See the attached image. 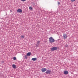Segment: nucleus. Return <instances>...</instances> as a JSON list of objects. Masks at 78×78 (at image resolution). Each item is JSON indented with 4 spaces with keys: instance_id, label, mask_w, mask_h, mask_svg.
I'll use <instances>...</instances> for the list:
<instances>
[{
    "instance_id": "f257e3e1",
    "label": "nucleus",
    "mask_w": 78,
    "mask_h": 78,
    "mask_svg": "<svg viewBox=\"0 0 78 78\" xmlns=\"http://www.w3.org/2000/svg\"><path fill=\"white\" fill-rule=\"evenodd\" d=\"M50 43H53L55 42V40L52 37H50L49 38Z\"/></svg>"
},
{
    "instance_id": "f03ea898",
    "label": "nucleus",
    "mask_w": 78,
    "mask_h": 78,
    "mask_svg": "<svg viewBox=\"0 0 78 78\" xmlns=\"http://www.w3.org/2000/svg\"><path fill=\"white\" fill-rule=\"evenodd\" d=\"M58 48L57 47H53L51 48V50L52 51H54L57 50Z\"/></svg>"
},
{
    "instance_id": "7ed1b4c3",
    "label": "nucleus",
    "mask_w": 78,
    "mask_h": 78,
    "mask_svg": "<svg viewBox=\"0 0 78 78\" xmlns=\"http://www.w3.org/2000/svg\"><path fill=\"white\" fill-rule=\"evenodd\" d=\"M17 12L20 13V14H22V10L21 9H19L17 10Z\"/></svg>"
},
{
    "instance_id": "20e7f679",
    "label": "nucleus",
    "mask_w": 78,
    "mask_h": 78,
    "mask_svg": "<svg viewBox=\"0 0 78 78\" xmlns=\"http://www.w3.org/2000/svg\"><path fill=\"white\" fill-rule=\"evenodd\" d=\"M51 73V70H49V69L47 70L46 72H45V73L46 74H50Z\"/></svg>"
},
{
    "instance_id": "39448f33",
    "label": "nucleus",
    "mask_w": 78,
    "mask_h": 78,
    "mask_svg": "<svg viewBox=\"0 0 78 78\" xmlns=\"http://www.w3.org/2000/svg\"><path fill=\"white\" fill-rule=\"evenodd\" d=\"M63 37L64 38V39H65L67 38V36L66 34H64L63 35Z\"/></svg>"
},
{
    "instance_id": "423d86ee",
    "label": "nucleus",
    "mask_w": 78,
    "mask_h": 78,
    "mask_svg": "<svg viewBox=\"0 0 78 78\" xmlns=\"http://www.w3.org/2000/svg\"><path fill=\"white\" fill-rule=\"evenodd\" d=\"M47 69L46 68H43L42 69H41V71L42 72H45L47 70Z\"/></svg>"
},
{
    "instance_id": "0eeeda50",
    "label": "nucleus",
    "mask_w": 78,
    "mask_h": 78,
    "mask_svg": "<svg viewBox=\"0 0 78 78\" xmlns=\"http://www.w3.org/2000/svg\"><path fill=\"white\" fill-rule=\"evenodd\" d=\"M63 73L65 75H67L68 73V72L67 71H64Z\"/></svg>"
},
{
    "instance_id": "6e6552de",
    "label": "nucleus",
    "mask_w": 78,
    "mask_h": 78,
    "mask_svg": "<svg viewBox=\"0 0 78 78\" xmlns=\"http://www.w3.org/2000/svg\"><path fill=\"white\" fill-rule=\"evenodd\" d=\"M31 55V53L30 52H28L27 53V55L28 56H30Z\"/></svg>"
},
{
    "instance_id": "1a4fd4ad",
    "label": "nucleus",
    "mask_w": 78,
    "mask_h": 78,
    "mask_svg": "<svg viewBox=\"0 0 78 78\" xmlns=\"http://www.w3.org/2000/svg\"><path fill=\"white\" fill-rule=\"evenodd\" d=\"M12 67H13V68L14 69H16V66L15 64L12 65Z\"/></svg>"
},
{
    "instance_id": "9d476101",
    "label": "nucleus",
    "mask_w": 78,
    "mask_h": 78,
    "mask_svg": "<svg viewBox=\"0 0 78 78\" xmlns=\"http://www.w3.org/2000/svg\"><path fill=\"white\" fill-rule=\"evenodd\" d=\"M37 60V58H32V60L33 61H36V60Z\"/></svg>"
},
{
    "instance_id": "9b49d317",
    "label": "nucleus",
    "mask_w": 78,
    "mask_h": 78,
    "mask_svg": "<svg viewBox=\"0 0 78 78\" xmlns=\"http://www.w3.org/2000/svg\"><path fill=\"white\" fill-rule=\"evenodd\" d=\"M40 43V41H38L37 42V44L38 45H39Z\"/></svg>"
},
{
    "instance_id": "f8f14e48",
    "label": "nucleus",
    "mask_w": 78,
    "mask_h": 78,
    "mask_svg": "<svg viewBox=\"0 0 78 78\" xmlns=\"http://www.w3.org/2000/svg\"><path fill=\"white\" fill-rule=\"evenodd\" d=\"M27 55H25L24 56V58L25 59H27Z\"/></svg>"
},
{
    "instance_id": "ddd939ff",
    "label": "nucleus",
    "mask_w": 78,
    "mask_h": 78,
    "mask_svg": "<svg viewBox=\"0 0 78 78\" xmlns=\"http://www.w3.org/2000/svg\"><path fill=\"white\" fill-rule=\"evenodd\" d=\"M29 9L30 10H32L33 8L31 7L30 6L29 7Z\"/></svg>"
},
{
    "instance_id": "4468645a",
    "label": "nucleus",
    "mask_w": 78,
    "mask_h": 78,
    "mask_svg": "<svg viewBox=\"0 0 78 78\" xmlns=\"http://www.w3.org/2000/svg\"><path fill=\"white\" fill-rule=\"evenodd\" d=\"M16 57H13V60H16Z\"/></svg>"
},
{
    "instance_id": "2eb2a0df",
    "label": "nucleus",
    "mask_w": 78,
    "mask_h": 78,
    "mask_svg": "<svg viewBox=\"0 0 78 78\" xmlns=\"http://www.w3.org/2000/svg\"><path fill=\"white\" fill-rule=\"evenodd\" d=\"M21 38H24L25 37L24 36V35H21Z\"/></svg>"
},
{
    "instance_id": "dca6fc26",
    "label": "nucleus",
    "mask_w": 78,
    "mask_h": 78,
    "mask_svg": "<svg viewBox=\"0 0 78 78\" xmlns=\"http://www.w3.org/2000/svg\"><path fill=\"white\" fill-rule=\"evenodd\" d=\"M26 0H21V1H23V2H24V1H25Z\"/></svg>"
},
{
    "instance_id": "f3484780",
    "label": "nucleus",
    "mask_w": 78,
    "mask_h": 78,
    "mask_svg": "<svg viewBox=\"0 0 78 78\" xmlns=\"http://www.w3.org/2000/svg\"><path fill=\"white\" fill-rule=\"evenodd\" d=\"M58 5H60V3L59 2H58Z\"/></svg>"
},
{
    "instance_id": "a211bd4d",
    "label": "nucleus",
    "mask_w": 78,
    "mask_h": 78,
    "mask_svg": "<svg viewBox=\"0 0 78 78\" xmlns=\"http://www.w3.org/2000/svg\"><path fill=\"white\" fill-rule=\"evenodd\" d=\"M75 0H71V1H72V2H74Z\"/></svg>"
},
{
    "instance_id": "6ab92c4d",
    "label": "nucleus",
    "mask_w": 78,
    "mask_h": 78,
    "mask_svg": "<svg viewBox=\"0 0 78 78\" xmlns=\"http://www.w3.org/2000/svg\"><path fill=\"white\" fill-rule=\"evenodd\" d=\"M65 47H67V46H66H66H65Z\"/></svg>"
},
{
    "instance_id": "aec40b11",
    "label": "nucleus",
    "mask_w": 78,
    "mask_h": 78,
    "mask_svg": "<svg viewBox=\"0 0 78 78\" xmlns=\"http://www.w3.org/2000/svg\"><path fill=\"white\" fill-rule=\"evenodd\" d=\"M1 74V73L0 72V74Z\"/></svg>"
}]
</instances>
